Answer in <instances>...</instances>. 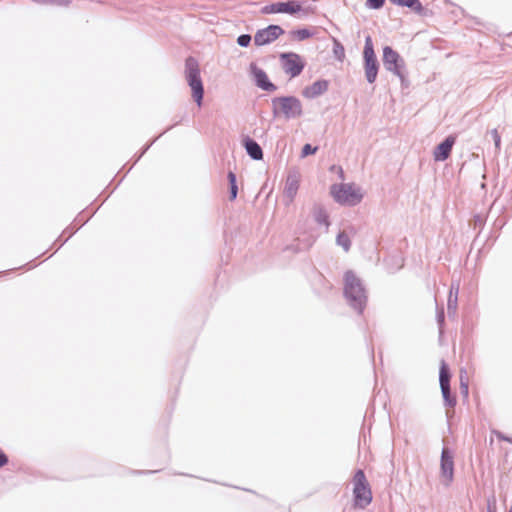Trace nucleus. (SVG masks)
<instances>
[{"label": "nucleus", "mask_w": 512, "mask_h": 512, "mask_svg": "<svg viewBox=\"0 0 512 512\" xmlns=\"http://www.w3.org/2000/svg\"><path fill=\"white\" fill-rule=\"evenodd\" d=\"M344 295L350 306L361 313L367 302L365 287L360 278L352 271H347L344 275Z\"/></svg>", "instance_id": "nucleus-1"}, {"label": "nucleus", "mask_w": 512, "mask_h": 512, "mask_svg": "<svg viewBox=\"0 0 512 512\" xmlns=\"http://www.w3.org/2000/svg\"><path fill=\"white\" fill-rule=\"evenodd\" d=\"M271 105L275 118L293 120L301 118L304 114L302 102L295 96L274 97Z\"/></svg>", "instance_id": "nucleus-2"}, {"label": "nucleus", "mask_w": 512, "mask_h": 512, "mask_svg": "<svg viewBox=\"0 0 512 512\" xmlns=\"http://www.w3.org/2000/svg\"><path fill=\"white\" fill-rule=\"evenodd\" d=\"M334 201L343 206H356L364 198L362 188L355 183H339L330 187Z\"/></svg>", "instance_id": "nucleus-3"}, {"label": "nucleus", "mask_w": 512, "mask_h": 512, "mask_svg": "<svg viewBox=\"0 0 512 512\" xmlns=\"http://www.w3.org/2000/svg\"><path fill=\"white\" fill-rule=\"evenodd\" d=\"M185 79L191 88L192 97L198 107H201L204 96V88L200 76V68L196 59L190 57L185 63Z\"/></svg>", "instance_id": "nucleus-4"}, {"label": "nucleus", "mask_w": 512, "mask_h": 512, "mask_svg": "<svg viewBox=\"0 0 512 512\" xmlns=\"http://www.w3.org/2000/svg\"><path fill=\"white\" fill-rule=\"evenodd\" d=\"M354 507L366 508L372 502V491L363 470H357L352 479Z\"/></svg>", "instance_id": "nucleus-5"}, {"label": "nucleus", "mask_w": 512, "mask_h": 512, "mask_svg": "<svg viewBox=\"0 0 512 512\" xmlns=\"http://www.w3.org/2000/svg\"><path fill=\"white\" fill-rule=\"evenodd\" d=\"M364 69L366 80L372 84L375 82L378 74V62L374 52L372 39L370 36L365 39L363 51Z\"/></svg>", "instance_id": "nucleus-6"}, {"label": "nucleus", "mask_w": 512, "mask_h": 512, "mask_svg": "<svg viewBox=\"0 0 512 512\" xmlns=\"http://www.w3.org/2000/svg\"><path fill=\"white\" fill-rule=\"evenodd\" d=\"M383 65L387 71L392 72L401 81L404 80V67L405 62L398 52L393 50L390 46L383 48Z\"/></svg>", "instance_id": "nucleus-7"}, {"label": "nucleus", "mask_w": 512, "mask_h": 512, "mask_svg": "<svg viewBox=\"0 0 512 512\" xmlns=\"http://www.w3.org/2000/svg\"><path fill=\"white\" fill-rule=\"evenodd\" d=\"M281 62L284 72L292 78L300 75L305 66L303 59L296 53L281 54Z\"/></svg>", "instance_id": "nucleus-8"}, {"label": "nucleus", "mask_w": 512, "mask_h": 512, "mask_svg": "<svg viewBox=\"0 0 512 512\" xmlns=\"http://www.w3.org/2000/svg\"><path fill=\"white\" fill-rule=\"evenodd\" d=\"M300 182V172L291 170L287 175L283 191L285 205H290L294 201L300 187Z\"/></svg>", "instance_id": "nucleus-9"}, {"label": "nucleus", "mask_w": 512, "mask_h": 512, "mask_svg": "<svg viewBox=\"0 0 512 512\" xmlns=\"http://www.w3.org/2000/svg\"><path fill=\"white\" fill-rule=\"evenodd\" d=\"M453 453L444 448L441 453V478L443 483L448 486L453 481L454 461Z\"/></svg>", "instance_id": "nucleus-10"}, {"label": "nucleus", "mask_w": 512, "mask_h": 512, "mask_svg": "<svg viewBox=\"0 0 512 512\" xmlns=\"http://www.w3.org/2000/svg\"><path fill=\"white\" fill-rule=\"evenodd\" d=\"M284 30L278 25H270L264 29L259 30L254 36V43L257 46L267 45L275 41Z\"/></svg>", "instance_id": "nucleus-11"}, {"label": "nucleus", "mask_w": 512, "mask_h": 512, "mask_svg": "<svg viewBox=\"0 0 512 512\" xmlns=\"http://www.w3.org/2000/svg\"><path fill=\"white\" fill-rule=\"evenodd\" d=\"M301 10V5L295 0L288 2H278L263 7L262 12L264 14H275V13H286L295 14Z\"/></svg>", "instance_id": "nucleus-12"}, {"label": "nucleus", "mask_w": 512, "mask_h": 512, "mask_svg": "<svg viewBox=\"0 0 512 512\" xmlns=\"http://www.w3.org/2000/svg\"><path fill=\"white\" fill-rule=\"evenodd\" d=\"M439 382L445 405L450 407L454 406L456 401L450 395V374L444 361L441 362L440 366Z\"/></svg>", "instance_id": "nucleus-13"}, {"label": "nucleus", "mask_w": 512, "mask_h": 512, "mask_svg": "<svg viewBox=\"0 0 512 512\" xmlns=\"http://www.w3.org/2000/svg\"><path fill=\"white\" fill-rule=\"evenodd\" d=\"M329 87V82L327 80L321 79L313 82L311 85L306 86L302 90V96L306 99H315L321 95H323Z\"/></svg>", "instance_id": "nucleus-14"}, {"label": "nucleus", "mask_w": 512, "mask_h": 512, "mask_svg": "<svg viewBox=\"0 0 512 512\" xmlns=\"http://www.w3.org/2000/svg\"><path fill=\"white\" fill-rule=\"evenodd\" d=\"M250 70L258 87L265 91H274L276 89L275 85L269 81L266 73L256 64H251Z\"/></svg>", "instance_id": "nucleus-15"}, {"label": "nucleus", "mask_w": 512, "mask_h": 512, "mask_svg": "<svg viewBox=\"0 0 512 512\" xmlns=\"http://www.w3.org/2000/svg\"><path fill=\"white\" fill-rule=\"evenodd\" d=\"M455 143V138L452 136L447 137L442 143H440L434 150L433 156L435 161H445L452 150Z\"/></svg>", "instance_id": "nucleus-16"}, {"label": "nucleus", "mask_w": 512, "mask_h": 512, "mask_svg": "<svg viewBox=\"0 0 512 512\" xmlns=\"http://www.w3.org/2000/svg\"><path fill=\"white\" fill-rule=\"evenodd\" d=\"M458 292H459V285L458 284H452L448 301H447V310L449 314H456L457 305H458Z\"/></svg>", "instance_id": "nucleus-17"}, {"label": "nucleus", "mask_w": 512, "mask_h": 512, "mask_svg": "<svg viewBox=\"0 0 512 512\" xmlns=\"http://www.w3.org/2000/svg\"><path fill=\"white\" fill-rule=\"evenodd\" d=\"M353 234V229H350L349 232L347 230L339 232L336 237V244L340 246L345 252H348L351 247V237Z\"/></svg>", "instance_id": "nucleus-18"}, {"label": "nucleus", "mask_w": 512, "mask_h": 512, "mask_svg": "<svg viewBox=\"0 0 512 512\" xmlns=\"http://www.w3.org/2000/svg\"><path fill=\"white\" fill-rule=\"evenodd\" d=\"M245 149L248 155L254 160H261L263 158V152L257 142L251 139L245 141Z\"/></svg>", "instance_id": "nucleus-19"}, {"label": "nucleus", "mask_w": 512, "mask_h": 512, "mask_svg": "<svg viewBox=\"0 0 512 512\" xmlns=\"http://www.w3.org/2000/svg\"><path fill=\"white\" fill-rule=\"evenodd\" d=\"M313 217L318 224L324 225L328 229L330 225L329 216L323 206L315 205L313 207Z\"/></svg>", "instance_id": "nucleus-20"}, {"label": "nucleus", "mask_w": 512, "mask_h": 512, "mask_svg": "<svg viewBox=\"0 0 512 512\" xmlns=\"http://www.w3.org/2000/svg\"><path fill=\"white\" fill-rule=\"evenodd\" d=\"M391 1L400 6H405V7L411 8L415 11L422 10V5L419 0H391Z\"/></svg>", "instance_id": "nucleus-21"}, {"label": "nucleus", "mask_w": 512, "mask_h": 512, "mask_svg": "<svg viewBox=\"0 0 512 512\" xmlns=\"http://www.w3.org/2000/svg\"><path fill=\"white\" fill-rule=\"evenodd\" d=\"M333 53L335 55V57L339 60V61H342L345 57V50H344V47L343 45L338 42L337 40H334V47H333Z\"/></svg>", "instance_id": "nucleus-22"}, {"label": "nucleus", "mask_w": 512, "mask_h": 512, "mask_svg": "<svg viewBox=\"0 0 512 512\" xmlns=\"http://www.w3.org/2000/svg\"><path fill=\"white\" fill-rule=\"evenodd\" d=\"M295 38L299 41L305 40L312 36V33L308 29H299L293 32Z\"/></svg>", "instance_id": "nucleus-23"}, {"label": "nucleus", "mask_w": 512, "mask_h": 512, "mask_svg": "<svg viewBox=\"0 0 512 512\" xmlns=\"http://www.w3.org/2000/svg\"><path fill=\"white\" fill-rule=\"evenodd\" d=\"M317 151V147H313L310 144H305L301 151V157H307L308 155L315 154Z\"/></svg>", "instance_id": "nucleus-24"}, {"label": "nucleus", "mask_w": 512, "mask_h": 512, "mask_svg": "<svg viewBox=\"0 0 512 512\" xmlns=\"http://www.w3.org/2000/svg\"><path fill=\"white\" fill-rule=\"evenodd\" d=\"M251 42V36L248 35V34H243V35H240L238 38H237V43L238 45H240L241 47H247Z\"/></svg>", "instance_id": "nucleus-25"}, {"label": "nucleus", "mask_w": 512, "mask_h": 512, "mask_svg": "<svg viewBox=\"0 0 512 512\" xmlns=\"http://www.w3.org/2000/svg\"><path fill=\"white\" fill-rule=\"evenodd\" d=\"M384 0H367V5L371 9H379L383 6Z\"/></svg>", "instance_id": "nucleus-26"}, {"label": "nucleus", "mask_w": 512, "mask_h": 512, "mask_svg": "<svg viewBox=\"0 0 512 512\" xmlns=\"http://www.w3.org/2000/svg\"><path fill=\"white\" fill-rule=\"evenodd\" d=\"M492 137H493V140H494V143H495V147L496 149H500V144H501V137L500 135L498 134L497 130H492Z\"/></svg>", "instance_id": "nucleus-27"}, {"label": "nucleus", "mask_w": 512, "mask_h": 512, "mask_svg": "<svg viewBox=\"0 0 512 512\" xmlns=\"http://www.w3.org/2000/svg\"><path fill=\"white\" fill-rule=\"evenodd\" d=\"M487 512H497L495 497H492L491 499L488 500Z\"/></svg>", "instance_id": "nucleus-28"}, {"label": "nucleus", "mask_w": 512, "mask_h": 512, "mask_svg": "<svg viewBox=\"0 0 512 512\" xmlns=\"http://www.w3.org/2000/svg\"><path fill=\"white\" fill-rule=\"evenodd\" d=\"M228 180H229V183H230V187L237 186V184H236V175L233 172H231V171L228 173Z\"/></svg>", "instance_id": "nucleus-29"}, {"label": "nucleus", "mask_w": 512, "mask_h": 512, "mask_svg": "<svg viewBox=\"0 0 512 512\" xmlns=\"http://www.w3.org/2000/svg\"><path fill=\"white\" fill-rule=\"evenodd\" d=\"M237 193H238V187L237 186L230 187V199L231 200L236 199Z\"/></svg>", "instance_id": "nucleus-30"}, {"label": "nucleus", "mask_w": 512, "mask_h": 512, "mask_svg": "<svg viewBox=\"0 0 512 512\" xmlns=\"http://www.w3.org/2000/svg\"><path fill=\"white\" fill-rule=\"evenodd\" d=\"M437 321L439 325H442V323L444 322V311L442 308L439 309L437 312Z\"/></svg>", "instance_id": "nucleus-31"}, {"label": "nucleus", "mask_w": 512, "mask_h": 512, "mask_svg": "<svg viewBox=\"0 0 512 512\" xmlns=\"http://www.w3.org/2000/svg\"><path fill=\"white\" fill-rule=\"evenodd\" d=\"M461 390L467 396L468 395V385L464 382L463 377L461 376Z\"/></svg>", "instance_id": "nucleus-32"}, {"label": "nucleus", "mask_w": 512, "mask_h": 512, "mask_svg": "<svg viewBox=\"0 0 512 512\" xmlns=\"http://www.w3.org/2000/svg\"><path fill=\"white\" fill-rule=\"evenodd\" d=\"M497 437L501 440L508 441L512 443V440L506 436H503L501 433H497Z\"/></svg>", "instance_id": "nucleus-33"}, {"label": "nucleus", "mask_w": 512, "mask_h": 512, "mask_svg": "<svg viewBox=\"0 0 512 512\" xmlns=\"http://www.w3.org/2000/svg\"><path fill=\"white\" fill-rule=\"evenodd\" d=\"M509 512H512V505H511V507H510V509H509Z\"/></svg>", "instance_id": "nucleus-34"}]
</instances>
